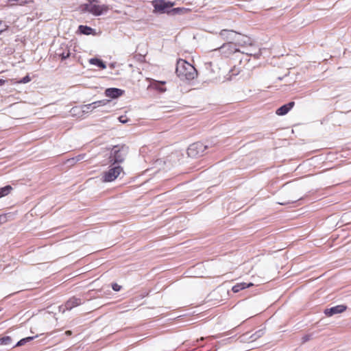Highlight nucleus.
Masks as SVG:
<instances>
[{"label":"nucleus","instance_id":"nucleus-1","mask_svg":"<svg viewBox=\"0 0 351 351\" xmlns=\"http://www.w3.org/2000/svg\"><path fill=\"white\" fill-rule=\"evenodd\" d=\"M176 73L182 80H191L197 76L195 67L183 59H179L177 61Z\"/></svg>","mask_w":351,"mask_h":351},{"label":"nucleus","instance_id":"nucleus-2","mask_svg":"<svg viewBox=\"0 0 351 351\" xmlns=\"http://www.w3.org/2000/svg\"><path fill=\"white\" fill-rule=\"evenodd\" d=\"M128 153V147L124 145L113 146L108 156L109 163L120 165L125 160Z\"/></svg>","mask_w":351,"mask_h":351},{"label":"nucleus","instance_id":"nucleus-3","mask_svg":"<svg viewBox=\"0 0 351 351\" xmlns=\"http://www.w3.org/2000/svg\"><path fill=\"white\" fill-rule=\"evenodd\" d=\"M221 36L228 40L227 44H233L234 42L237 43H243V44H252L250 38L239 34L234 31L222 30Z\"/></svg>","mask_w":351,"mask_h":351},{"label":"nucleus","instance_id":"nucleus-4","mask_svg":"<svg viewBox=\"0 0 351 351\" xmlns=\"http://www.w3.org/2000/svg\"><path fill=\"white\" fill-rule=\"evenodd\" d=\"M123 168L121 165L110 164L109 169L101 174V180L104 182H110L115 180L121 173Z\"/></svg>","mask_w":351,"mask_h":351},{"label":"nucleus","instance_id":"nucleus-5","mask_svg":"<svg viewBox=\"0 0 351 351\" xmlns=\"http://www.w3.org/2000/svg\"><path fill=\"white\" fill-rule=\"evenodd\" d=\"M237 45H221V47L214 49L213 51H219L220 52L225 53V55L226 56H228L230 54H231L232 53H235L237 51L241 52L243 53H246L250 56H257V57L259 55V52L254 53V51L252 49H243V50H241L239 48H236L235 47ZM241 47L242 48H245V45H241Z\"/></svg>","mask_w":351,"mask_h":351},{"label":"nucleus","instance_id":"nucleus-6","mask_svg":"<svg viewBox=\"0 0 351 351\" xmlns=\"http://www.w3.org/2000/svg\"><path fill=\"white\" fill-rule=\"evenodd\" d=\"M154 10L157 12L165 13V12H177L178 8L171 9L174 3L171 1H167L165 0H155L152 2Z\"/></svg>","mask_w":351,"mask_h":351},{"label":"nucleus","instance_id":"nucleus-7","mask_svg":"<svg viewBox=\"0 0 351 351\" xmlns=\"http://www.w3.org/2000/svg\"><path fill=\"white\" fill-rule=\"evenodd\" d=\"M82 10L95 16H100L106 13L109 8L106 5H97L93 2H90L84 5Z\"/></svg>","mask_w":351,"mask_h":351},{"label":"nucleus","instance_id":"nucleus-8","mask_svg":"<svg viewBox=\"0 0 351 351\" xmlns=\"http://www.w3.org/2000/svg\"><path fill=\"white\" fill-rule=\"evenodd\" d=\"M207 147L208 146L202 142L194 143L189 147L187 154L192 158L198 157L204 154Z\"/></svg>","mask_w":351,"mask_h":351},{"label":"nucleus","instance_id":"nucleus-9","mask_svg":"<svg viewBox=\"0 0 351 351\" xmlns=\"http://www.w3.org/2000/svg\"><path fill=\"white\" fill-rule=\"evenodd\" d=\"M109 101L110 100L105 99L97 101L89 104L83 105L81 108L83 112H88L89 111H92L99 106H105Z\"/></svg>","mask_w":351,"mask_h":351},{"label":"nucleus","instance_id":"nucleus-10","mask_svg":"<svg viewBox=\"0 0 351 351\" xmlns=\"http://www.w3.org/2000/svg\"><path fill=\"white\" fill-rule=\"evenodd\" d=\"M124 93V90L117 88H108L105 90V95L111 99H117Z\"/></svg>","mask_w":351,"mask_h":351},{"label":"nucleus","instance_id":"nucleus-11","mask_svg":"<svg viewBox=\"0 0 351 351\" xmlns=\"http://www.w3.org/2000/svg\"><path fill=\"white\" fill-rule=\"evenodd\" d=\"M346 309V307L343 305H337L330 308H327L324 311V313L327 316H332L335 314L341 313Z\"/></svg>","mask_w":351,"mask_h":351},{"label":"nucleus","instance_id":"nucleus-12","mask_svg":"<svg viewBox=\"0 0 351 351\" xmlns=\"http://www.w3.org/2000/svg\"><path fill=\"white\" fill-rule=\"evenodd\" d=\"M81 304L82 300L80 298H72L66 302L62 312H64L65 310H71L73 308Z\"/></svg>","mask_w":351,"mask_h":351},{"label":"nucleus","instance_id":"nucleus-13","mask_svg":"<svg viewBox=\"0 0 351 351\" xmlns=\"http://www.w3.org/2000/svg\"><path fill=\"white\" fill-rule=\"evenodd\" d=\"M295 103L291 101L285 105L282 106L276 110V114L280 116H282L288 113V112L293 107Z\"/></svg>","mask_w":351,"mask_h":351},{"label":"nucleus","instance_id":"nucleus-14","mask_svg":"<svg viewBox=\"0 0 351 351\" xmlns=\"http://www.w3.org/2000/svg\"><path fill=\"white\" fill-rule=\"evenodd\" d=\"M165 84H166L165 81L154 80L151 84V86L161 93H164L166 91V88L163 87V86Z\"/></svg>","mask_w":351,"mask_h":351},{"label":"nucleus","instance_id":"nucleus-15","mask_svg":"<svg viewBox=\"0 0 351 351\" xmlns=\"http://www.w3.org/2000/svg\"><path fill=\"white\" fill-rule=\"evenodd\" d=\"M252 286H253V284L251 282H250L248 284H247L245 282L238 283L236 285L232 287V290L233 292L237 293L241 290H243L247 287H250Z\"/></svg>","mask_w":351,"mask_h":351},{"label":"nucleus","instance_id":"nucleus-16","mask_svg":"<svg viewBox=\"0 0 351 351\" xmlns=\"http://www.w3.org/2000/svg\"><path fill=\"white\" fill-rule=\"evenodd\" d=\"M89 63L90 64L95 65L103 69L106 68V65L105 64V63L98 58H90L89 60Z\"/></svg>","mask_w":351,"mask_h":351},{"label":"nucleus","instance_id":"nucleus-17","mask_svg":"<svg viewBox=\"0 0 351 351\" xmlns=\"http://www.w3.org/2000/svg\"><path fill=\"white\" fill-rule=\"evenodd\" d=\"M78 31L80 32V34L90 35L93 32L94 30L90 27L86 25H80L78 27Z\"/></svg>","mask_w":351,"mask_h":351},{"label":"nucleus","instance_id":"nucleus-18","mask_svg":"<svg viewBox=\"0 0 351 351\" xmlns=\"http://www.w3.org/2000/svg\"><path fill=\"white\" fill-rule=\"evenodd\" d=\"M12 190L10 185H7L4 187L0 188V198L8 195Z\"/></svg>","mask_w":351,"mask_h":351},{"label":"nucleus","instance_id":"nucleus-19","mask_svg":"<svg viewBox=\"0 0 351 351\" xmlns=\"http://www.w3.org/2000/svg\"><path fill=\"white\" fill-rule=\"evenodd\" d=\"M12 343V338L9 336L0 338V345L10 346Z\"/></svg>","mask_w":351,"mask_h":351},{"label":"nucleus","instance_id":"nucleus-20","mask_svg":"<svg viewBox=\"0 0 351 351\" xmlns=\"http://www.w3.org/2000/svg\"><path fill=\"white\" fill-rule=\"evenodd\" d=\"M34 339L33 337H28L24 339H21L19 341L17 342V343L14 346H21L26 343L27 342L30 341Z\"/></svg>","mask_w":351,"mask_h":351},{"label":"nucleus","instance_id":"nucleus-21","mask_svg":"<svg viewBox=\"0 0 351 351\" xmlns=\"http://www.w3.org/2000/svg\"><path fill=\"white\" fill-rule=\"evenodd\" d=\"M84 158V155H78L77 156L71 158L68 160L70 164H73L74 162H78Z\"/></svg>","mask_w":351,"mask_h":351},{"label":"nucleus","instance_id":"nucleus-22","mask_svg":"<svg viewBox=\"0 0 351 351\" xmlns=\"http://www.w3.org/2000/svg\"><path fill=\"white\" fill-rule=\"evenodd\" d=\"M57 55L60 56L62 60H65L70 56V53H69V51L62 52V53H57Z\"/></svg>","mask_w":351,"mask_h":351},{"label":"nucleus","instance_id":"nucleus-23","mask_svg":"<svg viewBox=\"0 0 351 351\" xmlns=\"http://www.w3.org/2000/svg\"><path fill=\"white\" fill-rule=\"evenodd\" d=\"M31 78L29 75H26L24 77H23L19 82L22 84H26L29 82H30Z\"/></svg>","mask_w":351,"mask_h":351},{"label":"nucleus","instance_id":"nucleus-24","mask_svg":"<svg viewBox=\"0 0 351 351\" xmlns=\"http://www.w3.org/2000/svg\"><path fill=\"white\" fill-rule=\"evenodd\" d=\"M264 333H265L264 330L260 329L254 333V335L258 339V338L261 337L264 335Z\"/></svg>","mask_w":351,"mask_h":351},{"label":"nucleus","instance_id":"nucleus-25","mask_svg":"<svg viewBox=\"0 0 351 351\" xmlns=\"http://www.w3.org/2000/svg\"><path fill=\"white\" fill-rule=\"evenodd\" d=\"M112 287L114 291H120L121 287L120 285H119L118 284L114 283L112 285Z\"/></svg>","mask_w":351,"mask_h":351},{"label":"nucleus","instance_id":"nucleus-26","mask_svg":"<svg viewBox=\"0 0 351 351\" xmlns=\"http://www.w3.org/2000/svg\"><path fill=\"white\" fill-rule=\"evenodd\" d=\"M119 120L122 123H125L128 122V119L125 116H120L119 117Z\"/></svg>","mask_w":351,"mask_h":351},{"label":"nucleus","instance_id":"nucleus-27","mask_svg":"<svg viewBox=\"0 0 351 351\" xmlns=\"http://www.w3.org/2000/svg\"><path fill=\"white\" fill-rule=\"evenodd\" d=\"M249 339L250 340V341H256V339H258V338L254 335V333L249 337Z\"/></svg>","mask_w":351,"mask_h":351},{"label":"nucleus","instance_id":"nucleus-28","mask_svg":"<svg viewBox=\"0 0 351 351\" xmlns=\"http://www.w3.org/2000/svg\"><path fill=\"white\" fill-rule=\"evenodd\" d=\"M5 83V80L0 79V86H3Z\"/></svg>","mask_w":351,"mask_h":351},{"label":"nucleus","instance_id":"nucleus-29","mask_svg":"<svg viewBox=\"0 0 351 351\" xmlns=\"http://www.w3.org/2000/svg\"><path fill=\"white\" fill-rule=\"evenodd\" d=\"M71 332L70 330H67V331L66 332V335H71Z\"/></svg>","mask_w":351,"mask_h":351},{"label":"nucleus","instance_id":"nucleus-30","mask_svg":"<svg viewBox=\"0 0 351 351\" xmlns=\"http://www.w3.org/2000/svg\"><path fill=\"white\" fill-rule=\"evenodd\" d=\"M304 339H305L304 340V341H306V340L308 339L307 337H304Z\"/></svg>","mask_w":351,"mask_h":351}]
</instances>
